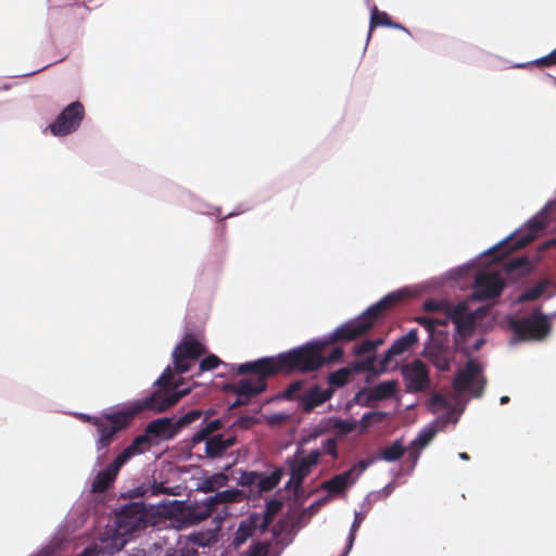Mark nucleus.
Listing matches in <instances>:
<instances>
[{
    "label": "nucleus",
    "mask_w": 556,
    "mask_h": 556,
    "mask_svg": "<svg viewBox=\"0 0 556 556\" xmlns=\"http://www.w3.org/2000/svg\"><path fill=\"white\" fill-rule=\"evenodd\" d=\"M311 343L305 348H296L289 352L281 353L277 357H264L253 362L240 364L237 368L238 374H252V377L238 381L235 386V392L239 397L249 399L257 395L266 389V378L279 370H299L305 372L316 368L320 362L314 354Z\"/></svg>",
    "instance_id": "obj_1"
},
{
    "label": "nucleus",
    "mask_w": 556,
    "mask_h": 556,
    "mask_svg": "<svg viewBox=\"0 0 556 556\" xmlns=\"http://www.w3.org/2000/svg\"><path fill=\"white\" fill-rule=\"evenodd\" d=\"M406 294L407 292L404 289L390 292L386 296L380 299L378 302L370 305L356 318H353L342 324L341 326L337 327L326 338L312 340L306 344L302 345L301 348H305L311 343H315L312 346V350L314 351V354L316 355L320 364L316 368H314V370L321 367L323 364L325 363H334L342 357L343 350L341 348H334L327 357L321 356V351L328 344H331L340 340L351 341L363 336L374 326L375 321L381 316V314L386 309L399 303L406 296ZM309 371H313V369H311Z\"/></svg>",
    "instance_id": "obj_2"
},
{
    "label": "nucleus",
    "mask_w": 556,
    "mask_h": 556,
    "mask_svg": "<svg viewBox=\"0 0 556 556\" xmlns=\"http://www.w3.org/2000/svg\"><path fill=\"white\" fill-rule=\"evenodd\" d=\"M416 321L428 332V342L422 350V356L438 370L448 371L455 361V348L448 343V336L442 330L435 329L437 324H443L439 318L419 316Z\"/></svg>",
    "instance_id": "obj_3"
},
{
    "label": "nucleus",
    "mask_w": 556,
    "mask_h": 556,
    "mask_svg": "<svg viewBox=\"0 0 556 556\" xmlns=\"http://www.w3.org/2000/svg\"><path fill=\"white\" fill-rule=\"evenodd\" d=\"M549 205L551 203H547L535 216L526 223L525 227L507 236L501 242L485 251L480 257L491 254L490 257L495 262L509 252L520 249L533 241L547 224L546 216Z\"/></svg>",
    "instance_id": "obj_4"
},
{
    "label": "nucleus",
    "mask_w": 556,
    "mask_h": 556,
    "mask_svg": "<svg viewBox=\"0 0 556 556\" xmlns=\"http://www.w3.org/2000/svg\"><path fill=\"white\" fill-rule=\"evenodd\" d=\"M147 525L148 515L143 505L130 503L116 511L113 526L106 527L103 532L110 539H122L125 546L127 536L144 529Z\"/></svg>",
    "instance_id": "obj_5"
},
{
    "label": "nucleus",
    "mask_w": 556,
    "mask_h": 556,
    "mask_svg": "<svg viewBox=\"0 0 556 556\" xmlns=\"http://www.w3.org/2000/svg\"><path fill=\"white\" fill-rule=\"evenodd\" d=\"M507 323L514 333L511 344L521 341H540L549 333V317L538 309L523 317H509Z\"/></svg>",
    "instance_id": "obj_6"
},
{
    "label": "nucleus",
    "mask_w": 556,
    "mask_h": 556,
    "mask_svg": "<svg viewBox=\"0 0 556 556\" xmlns=\"http://www.w3.org/2000/svg\"><path fill=\"white\" fill-rule=\"evenodd\" d=\"M187 391H177L176 389H161L154 390L149 395L130 402L127 410L134 418L137 414L142 412H152L154 414L163 413L173 407Z\"/></svg>",
    "instance_id": "obj_7"
},
{
    "label": "nucleus",
    "mask_w": 556,
    "mask_h": 556,
    "mask_svg": "<svg viewBox=\"0 0 556 556\" xmlns=\"http://www.w3.org/2000/svg\"><path fill=\"white\" fill-rule=\"evenodd\" d=\"M134 418L126 407L116 412L103 413V418H93V425L97 427L98 440L97 451H105L114 440L116 433L126 428Z\"/></svg>",
    "instance_id": "obj_8"
},
{
    "label": "nucleus",
    "mask_w": 556,
    "mask_h": 556,
    "mask_svg": "<svg viewBox=\"0 0 556 556\" xmlns=\"http://www.w3.org/2000/svg\"><path fill=\"white\" fill-rule=\"evenodd\" d=\"M485 386L482 367L475 359H468L454 377L453 387L458 395L481 396Z\"/></svg>",
    "instance_id": "obj_9"
},
{
    "label": "nucleus",
    "mask_w": 556,
    "mask_h": 556,
    "mask_svg": "<svg viewBox=\"0 0 556 556\" xmlns=\"http://www.w3.org/2000/svg\"><path fill=\"white\" fill-rule=\"evenodd\" d=\"M484 313L483 308L471 309L467 317L462 319V328H454V345L455 349L469 355L478 351L484 343V339L475 338L477 318Z\"/></svg>",
    "instance_id": "obj_10"
},
{
    "label": "nucleus",
    "mask_w": 556,
    "mask_h": 556,
    "mask_svg": "<svg viewBox=\"0 0 556 556\" xmlns=\"http://www.w3.org/2000/svg\"><path fill=\"white\" fill-rule=\"evenodd\" d=\"M321 452L319 450H312L306 455L298 450L296 453L287 458V465L290 469V479L287 482V488H292L298 492L304 479L311 473L312 469L318 464Z\"/></svg>",
    "instance_id": "obj_11"
},
{
    "label": "nucleus",
    "mask_w": 556,
    "mask_h": 556,
    "mask_svg": "<svg viewBox=\"0 0 556 556\" xmlns=\"http://www.w3.org/2000/svg\"><path fill=\"white\" fill-rule=\"evenodd\" d=\"M424 309L429 313H437L442 316H435L434 318H439L444 320L443 324H437L438 326H444L447 321H451L454 325V328H462V319L468 316V313L471 311L469 308L468 303L463 301L457 304H453L452 302L444 299H430L424 303Z\"/></svg>",
    "instance_id": "obj_12"
},
{
    "label": "nucleus",
    "mask_w": 556,
    "mask_h": 556,
    "mask_svg": "<svg viewBox=\"0 0 556 556\" xmlns=\"http://www.w3.org/2000/svg\"><path fill=\"white\" fill-rule=\"evenodd\" d=\"M85 116V108L79 101L67 104L49 125L50 132L55 137H65L75 132Z\"/></svg>",
    "instance_id": "obj_13"
},
{
    "label": "nucleus",
    "mask_w": 556,
    "mask_h": 556,
    "mask_svg": "<svg viewBox=\"0 0 556 556\" xmlns=\"http://www.w3.org/2000/svg\"><path fill=\"white\" fill-rule=\"evenodd\" d=\"M505 286L498 270L493 267L478 270L475 274V287L471 298L483 301L498 296Z\"/></svg>",
    "instance_id": "obj_14"
},
{
    "label": "nucleus",
    "mask_w": 556,
    "mask_h": 556,
    "mask_svg": "<svg viewBox=\"0 0 556 556\" xmlns=\"http://www.w3.org/2000/svg\"><path fill=\"white\" fill-rule=\"evenodd\" d=\"M372 460H359L349 470L333 476L331 479L324 481L320 489L328 491V495L321 502L328 501L331 496L341 494L352 486L358 477L368 468Z\"/></svg>",
    "instance_id": "obj_15"
},
{
    "label": "nucleus",
    "mask_w": 556,
    "mask_h": 556,
    "mask_svg": "<svg viewBox=\"0 0 556 556\" xmlns=\"http://www.w3.org/2000/svg\"><path fill=\"white\" fill-rule=\"evenodd\" d=\"M205 349L192 337L186 336L174 349L172 357L177 374L189 371L191 364L198 359Z\"/></svg>",
    "instance_id": "obj_16"
},
{
    "label": "nucleus",
    "mask_w": 556,
    "mask_h": 556,
    "mask_svg": "<svg viewBox=\"0 0 556 556\" xmlns=\"http://www.w3.org/2000/svg\"><path fill=\"white\" fill-rule=\"evenodd\" d=\"M402 376L406 392L418 393L431 390V379L427 365L420 359H414L402 367Z\"/></svg>",
    "instance_id": "obj_17"
},
{
    "label": "nucleus",
    "mask_w": 556,
    "mask_h": 556,
    "mask_svg": "<svg viewBox=\"0 0 556 556\" xmlns=\"http://www.w3.org/2000/svg\"><path fill=\"white\" fill-rule=\"evenodd\" d=\"M429 408L437 418L431 422L432 426L438 428V432L443 430L448 425H455L464 412V407L457 408L452 406L447 400L441 394H433L429 400Z\"/></svg>",
    "instance_id": "obj_18"
},
{
    "label": "nucleus",
    "mask_w": 556,
    "mask_h": 556,
    "mask_svg": "<svg viewBox=\"0 0 556 556\" xmlns=\"http://www.w3.org/2000/svg\"><path fill=\"white\" fill-rule=\"evenodd\" d=\"M399 382L396 380L382 381L372 388L359 390L353 402L361 406H369L372 402L390 399L396 394Z\"/></svg>",
    "instance_id": "obj_19"
},
{
    "label": "nucleus",
    "mask_w": 556,
    "mask_h": 556,
    "mask_svg": "<svg viewBox=\"0 0 556 556\" xmlns=\"http://www.w3.org/2000/svg\"><path fill=\"white\" fill-rule=\"evenodd\" d=\"M332 395V388L323 389L319 386H313L299 395L300 406L303 412L309 413L315 407L330 400Z\"/></svg>",
    "instance_id": "obj_20"
},
{
    "label": "nucleus",
    "mask_w": 556,
    "mask_h": 556,
    "mask_svg": "<svg viewBox=\"0 0 556 556\" xmlns=\"http://www.w3.org/2000/svg\"><path fill=\"white\" fill-rule=\"evenodd\" d=\"M203 442L205 456L215 459L223 457L227 450L236 444L237 437L235 434L225 437L222 433H217L207 437Z\"/></svg>",
    "instance_id": "obj_21"
},
{
    "label": "nucleus",
    "mask_w": 556,
    "mask_h": 556,
    "mask_svg": "<svg viewBox=\"0 0 556 556\" xmlns=\"http://www.w3.org/2000/svg\"><path fill=\"white\" fill-rule=\"evenodd\" d=\"M144 430L150 440L155 438L157 440L168 441L178 434L174 419L169 417H162L150 421Z\"/></svg>",
    "instance_id": "obj_22"
},
{
    "label": "nucleus",
    "mask_w": 556,
    "mask_h": 556,
    "mask_svg": "<svg viewBox=\"0 0 556 556\" xmlns=\"http://www.w3.org/2000/svg\"><path fill=\"white\" fill-rule=\"evenodd\" d=\"M124 466L123 463H118V458L110 463L103 470L99 471L92 482L93 492H103L108 490L114 482L118 471Z\"/></svg>",
    "instance_id": "obj_23"
},
{
    "label": "nucleus",
    "mask_w": 556,
    "mask_h": 556,
    "mask_svg": "<svg viewBox=\"0 0 556 556\" xmlns=\"http://www.w3.org/2000/svg\"><path fill=\"white\" fill-rule=\"evenodd\" d=\"M438 433V428L429 424L425 428H422L418 435L410 442L408 447V457L413 460L415 465L419 458L420 451L425 448L435 437Z\"/></svg>",
    "instance_id": "obj_24"
},
{
    "label": "nucleus",
    "mask_w": 556,
    "mask_h": 556,
    "mask_svg": "<svg viewBox=\"0 0 556 556\" xmlns=\"http://www.w3.org/2000/svg\"><path fill=\"white\" fill-rule=\"evenodd\" d=\"M151 446V440L147 432L137 435L116 457L124 465L134 456L144 453Z\"/></svg>",
    "instance_id": "obj_25"
},
{
    "label": "nucleus",
    "mask_w": 556,
    "mask_h": 556,
    "mask_svg": "<svg viewBox=\"0 0 556 556\" xmlns=\"http://www.w3.org/2000/svg\"><path fill=\"white\" fill-rule=\"evenodd\" d=\"M383 343L382 339H376V340H365L362 343L354 346V353L357 356H366V359L364 362V367L374 370L376 369L375 366V351L376 349Z\"/></svg>",
    "instance_id": "obj_26"
},
{
    "label": "nucleus",
    "mask_w": 556,
    "mask_h": 556,
    "mask_svg": "<svg viewBox=\"0 0 556 556\" xmlns=\"http://www.w3.org/2000/svg\"><path fill=\"white\" fill-rule=\"evenodd\" d=\"M318 427L320 428V432L334 430L339 437H343L355 430L356 422L337 417H329L325 419Z\"/></svg>",
    "instance_id": "obj_27"
},
{
    "label": "nucleus",
    "mask_w": 556,
    "mask_h": 556,
    "mask_svg": "<svg viewBox=\"0 0 556 556\" xmlns=\"http://www.w3.org/2000/svg\"><path fill=\"white\" fill-rule=\"evenodd\" d=\"M258 521V517L252 516L240 522L232 541L235 547L241 546L247 542L249 538L253 535L255 529L257 528Z\"/></svg>",
    "instance_id": "obj_28"
},
{
    "label": "nucleus",
    "mask_w": 556,
    "mask_h": 556,
    "mask_svg": "<svg viewBox=\"0 0 556 556\" xmlns=\"http://www.w3.org/2000/svg\"><path fill=\"white\" fill-rule=\"evenodd\" d=\"M228 476L225 472H216L203 478L198 483V490L203 493H213L228 483Z\"/></svg>",
    "instance_id": "obj_29"
},
{
    "label": "nucleus",
    "mask_w": 556,
    "mask_h": 556,
    "mask_svg": "<svg viewBox=\"0 0 556 556\" xmlns=\"http://www.w3.org/2000/svg\"><path fill=\"white\" fill-rule=\"evenodd\" d=\"M223 428V421L220 419H214L207 421L205 425L201 426L197 432H194L190 439V444L192 447H195L198 444L202 443L207 437L216 434L215 432Z\"/></svg>",
    "instance_id": "obj_30"
},
{
    "label": "nucleus",
    "mask_w": 556,
    "mask_h": 556,
    "mask_svg": "<svg viewBox=\"0 0 556 556\" xmlns=\"http://www.w3.org/2000/svg\"><path fill=\"white\" fill-rule=\"evenodd\" d=\"M418 341L417 330L412 329L406 334L396 339L390 346V353L401 355Z\"/></svg>",
    "instance_id": "obj_31"
},
{
    "label": "nucleus",
    "mask_w": 556,
    "mask_h": 556,
    "mask_svg": "<svg viewBox=\"0 0 556 556\" xmlns=\"http://www.w3.org/2000/svg\"><path fill=\"white\" fill-rule=\"evenodd\" d=\"M282 473L281 468H276L268 475L258 473L257 490L260 492L273 490L280 482Z\"/></svg>",
    "instance_id": "obj_32"
},
{
    "label": "nucleus",
    "mask_w": 556,
    "mask_h": 556,
    "mask_svg": "<svg viewBox=\"0 0 556 556\" xmlns=\"http://www.w3.org/2000/svg\"><path fill=\"white\" fill-rule=\"evenodd\" d=\"M203 414L204 413L202 409H191L179 418L174 419L177 432L179 433L184 428H187L197 420L201 419Z\"/></svg>",
    "instance_id": "obj_33"
},
{
    "label": "nucleus",
    "mask_w": 556,
    "mask_h": 556,
    "mask_svg": "<svg viewBox=\"0 0 556 556\" xmlns=\"http://www.w3.org/2000/svg\"><path fill=\"white\" fill-rule=\"evenodd\" d=\"M365 517H366V511H357V510L354 511V520L351 525L350 532L348 535V542H346V546H345L346 552H351V549L354 545L355 539H356V532L359 529Z\"/></svg>",
    "instance_id": "obj_34"
},
{
    "label": "nucleus",
    "mask_w": 556,
    "mask_h": 556,
    "mask_svg": "<svg viewBox=\"0 0 556 556\" xmlns=\"http://www.w3.org/2000/svg\"><path fill=\"white\" fill-rule=\"evenodd\" d=\"M405 448L400 440L394 441L390 446L384 448L381 453V458L386 462H395L402 457Z\"/></svg>",
    "instance_id": "obj_35"
},
{
    "label": "nucleus",
    "mask_w": 556,
    "mask_h": 556,
    "mask_svg": "<svg viewBox=\"0 0 556 556\" xmlns=\"http://www.w3.org/2000/svg\"><path fill=\"white\" fill-rule=\"evenodd\" d=\"M391 20L389 15L386 12H380L376 7L371 10L370 14V30L367 36V41L370 39L371 36V28L375 26H387L389 27L391 25Z\"/></svg>",
    "instance_id": "obj_36"
},
{
    "label": "nucleus",
    "mask_w": 556,
    "mask_h": 556,
    "mask_svg": "<svg viewBox=\"0 0 556 556\" xmlns=\"http://www.w3.org/2000/svg\"><path fill=\"white\" fill-rule=\"evenodd\" d=\"M545 287H546L545 282H540V283L527 289L525 292H522L519 295L518 301L523 302V301H532V300L539 299L541 295H543Z\"/></svg>",
    "instance_id": "obj_37"
},
{
    "label": "nucleus",
    "mask_w": 556,
    "mask_h": 556,
    "mask_svg": "<svg viewBox=\"0 0 556 556\" xmlns=\"http://www.w3.org/2000/svg\"><path fill=\"white\" fill-rule=\"evenodd\" d=\"M349 376H350V371L346 370V369H339L332 374L329 375V378H328V382H329V388L331 387H336V388H340V387H343L348 379H349Z\"/></svg>",
    "instance_id": "obj_38"
},
{
    "label": "nucleus",
    "mask_w": 556,
    "mask_h": 556,
    "mask_svg": "<svg viewBox=\"0 0 556 556\" xmlns=\"http://www.w3.org/2000/svg\"><path fill=\"white\" fill-rule=\"evenodd\" d=\"M217 497H219L222 504L236 503L242 498V492L238 489H227L217 492Z\"/></svg>",
    "instance_id": "obj_39"
},
{
    "label": "nucleus",
    "mask_w": 556,
    "mask_h": 556,
    "mask_svg": "<svg viewBox=\"0 0 556 556\" xmlns=\"http://www.w3.org/2000/svg\"><path fill=\"white\" fill-rule=\"evenodd\" d=\"M555 63H556V48L549 54H547L545 56L539 58V59H536L532 62H528V63H517L515 66L518 68H526L531 64L552 65Z\"/></svg>",
    "instance_id": "obj_40"
},
{
    "label": "nucleus",
    "mask_w": 556,
    "mask_h": 556,
    "mask_svg": "<svg viewBox=\"0 0 556 556\" xmlns=\"http://www.w3.org/2000/svg\"><path fill=\"white\" fill-rule=\"evenodd\" d=\"M222 504L219 497H217V492L214 495L206 497L203 501L204 510L201 513V519L208 517L217 505Z\"/></svg>",
    "instance_id": "obj_41"
},
{
    "label": "nucleus",
    "mask_w": 556,
    "mask_h": 556,
    "mask_svg": "<svg viewBox=\"0 0 556 556\" xmlns=\"http://www.w3.org/2000/svg\"><path fill=\"white\" fill-rule=\"evenodd\" d=\"M173 371L169 366H167L162 375L154 381V386L161 388V389H173Z\"/></svg>",
    "instance_id": "obj_42"
},
{
    "label": "nucleus",
    "mask_w": 556,
    "mask_h": 556,
    "mask_svg": "<svg viewBox=\"0 0 556 556\" xmlns=\"http://www.w3.org/2000/svg\"><path fill=\"white\" fill-rule=\"evenodd\" d=\"M258 472L242 471L238 483L242 486L257 488Z\"/></svg>",
    "instance_id": "obj_43"
},
{
    "label": "nucleus",
    "mask_w": 556,
    "mask_h": 556,
    "mask_svg": "<svg viewBox=\"0 0 556 556\" xmlns=\"http://www.w3.org/2000/svg\"><path fill=\"white\" fill-rule=\"evenodd\" d=\"M219 358L216 355L211 354L200 362L199 370L201 372L212 370L216 368L219 365Z\"/></svg>",
    "instance_id": "obj_44"
},
{
    "label": "nucleus",
    "mask_w": 556,
    "mask_h": 556,
    "mask_svg": "<svg viewBox=\"0 0 556 556\" xmlns=\"http://www.w3.org/2000/svg\"><path fill=\"white\" fill-rule=\"evenodd\" d=\"M397 356L395 353H390V348L383 353L379 361V367L376 368V371L384 372L388 371L392 367V358Z\"/></svg>",
    "instance_id": "obj_45"
},
{
    "label": "nucleus",
    "mask_w": 556,
    "mask_h": 556,
    "mask_svg": "<svg viewBox=\"0 0 556 556\" xmlns=\"http://www.w3.org/2000/svg\"><path fill=\"white\" fill-rule=\"evenodd\" d=\"M302 388H303V382L302 381H293L285 390V397L289 399V400L294 399L300 393Z\"/></svg>",
    "instance_id": "obj_46"
},
{
    "label": "nucleus",
    "mask_w": 556,
    "mask_h": 556,
    "mask_svg": "<svg viewBox=\"0 0 556 556\" xmlns=\"http://www.w3.org/2000/svg\"><path fill=\"white\" fill-rule=\"evenodd\" d=\"M323 453L329 454L333 457H337V440L336 439H327L321 444V450H319Z\"/></svg>",
    "instance_id": "obj_47"
},
{
    "label": "nucleus",
    "mask_w": 556,
    "mask_h": 556,
    "mask_svg": "<svg viewBox=\"0 0 556 556\" xmlns=\"http://www.w3.org/2000/svg\"><path fill=\"white\" fill-rule=\"evenodd\" d=\"M267 546L263 543H254L250 546L248 556H266Z\"/></svg>",
    "instance_id": "obj_48"
},
{
    "label": "nucleus",
    "mask_w": 556,
    "mask_h": 556,
    "mask_svg": "<svg viewBox=\"0 0 556 556\" xmlns=\"http://www.w3.org/2000/svg\"><path fill=\"white\" fill-rule=\"evenodd\" d=\"M255 421H256V419L252 416H240L239 418H237L233 426L239 427L241 429H248Z\"/></svg>",
    "instance_id": "obj_49"
},
{
    "label": "nucleus",
    "mask_w": 556,
    "mask_h": 556,
    "mask_svg": "<svg viewBox=\"0 0 556 556\" xmlns=\"http://www.w3.org/2000/svg\"><path fill=\"white\" fill-rule=\"evenodd\" d=\"M147 491L150 492L151 495L167 494L168 488L164 486L163 483L153 481Z\"/></svg>",
    "instance_id": "obj_50"
},
{
    "label": "nucleus",
    "mask_w": 556,
    "mask_h": 556,
    "mask_svg": "<svg viewBox=\"0 0 556 556\" xmlns=\"http://www.w3.org/2000/svg\"><path fill=\"white\" fill-rule=\"evenodd\" d=\"M394 491V484L389 483L378 492L375 493V500L388 497Z\"/></svg>",
    "instance_id": "obj_51"
},
{
    "label": "nucleus",
    "mask_w": 556,
    "mask_h": 556,
    "mask_svg": "<svg viewBox=\"0 0 556 556\" xmlns=\"http://www.w3.org/2000/svg\"><path fill=\"white\" fill-rule=\"evenodd\" d=\"M375 493H369L366 498L364 500L363 504H362V507H363V511H368L370 509V502L371 501H376L375 500Z\"/></svg>",
    "instance_id": "obj_52"
},
{
    "label": "nucleus",
    "mask_w": 556,
    "mask_h": 556,
    "mask_svg": "<svg viewBox=\"0 0 556 556\" xmlns=\"http://www.w3.org/2000/svg\"><path fill=\"white\" fill-rule=\"evenodd\" d=\"M77 417L80 418L83 421H88L93 425V418H97L96 416H90L87 414H77Z\"/></svg>",
    "instance_id": "obj_53"
},
{
    "label": "nucleus",
    "mask_w": 556,
    "mask_h": 556,
    "mask_svg": "<svg viewBox=\"0 0 556 556\" xmlns=\"http://www.w3.org/2000/svg\"><path fill=\"white\" fill-rule=\"evenodd\" d=\"M286 419V415L283 414H277V415H274L269 418V420L271 422H277V421H281V420H285Z\"/></svg>",
    "instance_id": "obj_54"
},
{
    "label": "nucleus",
    "mask_w": 556,
    "mask_h": 556,
    "mask_svg": "<svg viewBox=\"0 0 556 556\" xmlns=\"http://www.w3.org/2000/svg\"><path fill=\"white\" fill-rule=\"evenodd\" d=\"M389 27L401 29V30L408 33V30L405 26H403L402 24H399L396 22H393V21L391 22V25Z\"/></svg>",
    "instance_id": "obj_55"
},
{
    "label": "nucleus",
    "mask_w": 556,
    "mask_h": 556,
    "mask_svg": "<svg viewBox=\"0 0 556 556\" xmlns=\"http://www.w3.org/2000/svg\"><path fill=\"white\" fill-rule=\"evenodd\" d=\"M203 413H204L202 416L203 421H206L214 414V412L212 409L203 410Z\"/></svg>",
    "instance_id": "obj_56"
},
{
    "label": "nucleus",
    "mask_w": 556,
    "mask_h": 556,
    "mask_svg": "<svg viewBox=\"0 0 556 556\" xmlns=\"http://www.w3.org/2000/svg\"><path fill=\"white\" fill-rule=\"evenodd\" d=\"M525 263H526V261L523 258H517V260L511 262V266L513 267H518V266H520V265H522Z\"/></svg>",
    "instance_id": "obj_57"
},
{
    "label": "nucleus",
    "mask_w": 556,
    "mask_h": 556,
    "mask_svg": "<svg viewBox=\"0 0 556 556\" xmlns=\"http://www.w3.org/2000/svg\"><path fill=\"white\" fill-rule=\"evenodd\" d=\"M477 265V261H471L470 263L466 264L464 267H460L459 270L463 271V270H467V268L469 266H476Z\"/></svg>",
    "instance_id": "obj_58"
},
{
    "label": "nucleus",
    "mask_w": 556,
    "mask_h": 556,
    "mask_svg": "<svg viewBox=\"0 0 556 556\" xmlns=\"http://www.w3.org/2000/svg\"><path fill=\"white\" fill-rule=\"evenodd\" d=\"M508 402H509V396L503 395V396L500 397V404L501 405L507 404Z\"/></svg>",
    "instance_id": "obj_59"
},
{
    "label": "nucleus",
    "mask_w": 556,
    "mask_h": 556,
    "mask_svg": "<svg viewBox=\"0 0 556 556\" xmlns=\"http://www.w3.org/2000/svg\"><path fill=\"white\" fill-rule=\"evenodd\" d=\"M458 457L463 460H468L469 459V455L466 453V452H460L458 454Z\"/></svg>",
    "instance_id": "obj_60"
},
{
    "label": "nucleus",
    "mask_w": 556,
    "mask_h": 556,
    "mask_svg": "<svg viewBox=\"0 0 556 556\" xmlns=\"http://www.w3.org/2000/svg\"><path fill=\"white\" fill-rule=\"evenodd\" d=\"M372 415H374V413H366V414H364L363 420L369 419Z\"/></svg>",
    "instance_id": "obj_61"
},
{
    "label": "nucleus",
    "mask_w": 556,
    "mask_h": 556,
    "mask_svg": "<svg viewBox=\"0 0 556 556\" xmlns=\"http://www.w3.org/2000/svg\"><path fill=\"white\" fill-rule=\"evenodd\" d=\"M553 243H555V244H556V239H554V240H552V241H549V242H546V243L544 244V247H548V245H551V244H553Z\"/></svg>",
    "instance_id": "obj_62"
},
{
    "label": "nucleus",
    "mask_w": 556,
    "mask_h": 556,
    "mask_svg": "<svg viewBox=\"0 0 556 556\" xmlns=\"http://www.w3.org/2000/svg\"><path fill=\"white\" fill-rule=\"evenodd\" d=\"M238 403L244 404V403H245V401L238 400L233 405H237Z\"/></svg>",
    "instance_id": "obj_63"
}]
</instances>
